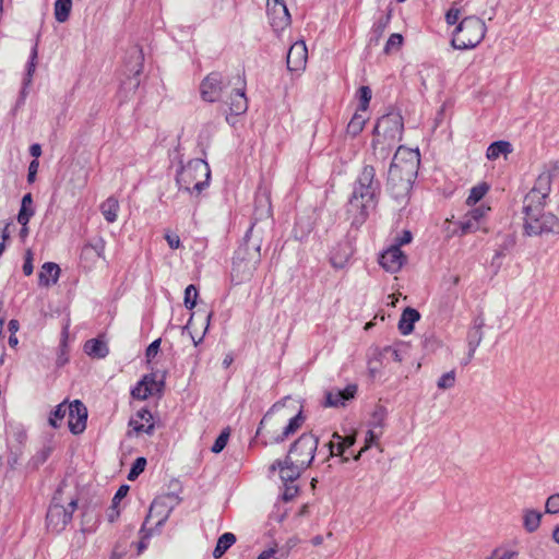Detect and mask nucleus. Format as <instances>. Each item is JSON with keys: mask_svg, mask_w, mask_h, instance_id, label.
Listing matches in <instances>:
<instances>
[{"mask_svg": "<svg viewBox=\"0 0 559 559\" xmlns=\"http://www.w3.org/2000/svg\"><path fill=\"white\" fill-rule=\"evenodd\" d=\"M119 209L120 204L115 195L107 198L99 206L105 221L109 224L117 221Z\"/></svg>", "mask_w": 559, "mask_h": 559, "instance_id": "bb28decb", "label": "nucleus"}, {"mask_svg": "<svg viewBox=\"0 0 559 559\" xmlns=\"http://www.w3.org/2000/svg\"><path fill=\"white\" fill-rule=\"evenodd\" d=\"M366 121L367 118L357 110L347 124V134H349L353 138L357 136L364 130Z\"/></svg>", "mask_w": 559, "mask_h": 559, "instance_id": "e433bc0d", "label": "nucleus"}, {"mask_svg": "<svg viewBox=\"0 0 559 559\" xmlns=\"http://www.w3.org/2000/svg\"><path fill=\"white\" fill-rule=\"evenodd\" d=\"M146 466V459L145 457H138L133 464L132 467L128 474L129 480H134L139 477V475L144 471Z\"/></svg>", "mask_w": 559, "mask_h": 559, "instance_id": "09e8293b", "label": "nucleus"}, {"mask_svg": "<svg viewBox=\"0 0 559 559\" xmlns=\"http://www.w3.org/2000/svg\"><path fill=\"white\" fill-rule=\"evenodd\" d=\"M236 542V536L233 533H224L217 540L216 547L213 550V557L219 559Z\"/></svg>", "mask_w": 559, "mask_h": 559, "instance_id": "473e14b6", "label": "nucleus"}, {"mask_svg": "<svg viewBox=\"0 0 559 559\" xmlns=\"http://www.w3.org/2000/svg\"><path fill=\"white\" fill-rule=\"evenodd\" d=\"M7 435L9 440H14L19 444H23L27 439L26 431L22 426L10 425Z\"/></svg>", "mask_w": 559, "mask_h": 559, "instance_id": "37998d69", "label": "nucleus"}, {"mask_svg": "<svg viewBox=\"0 0 559 559\" xmlns=\"http://www.w3.org/2000/svg\"><path fill=\"white\" fill-rule=\"evenodd\" d=\"M513 147L512 144L509 141H496L491 143L486 152V157L489 160H496L500 156H503L504 158L508 157L510 153H512Z\"/></svg>", "mask_w": 559, "mask_h": 559, "instance_id": "cd10ccee", "label": "nucleus"}, {"mask_svg": "<svg viewBox=\"0 0 559 559\" xmlns=\"http://www.w3.org/2000/svg\"><path fill=\"white\" fill-rule=\"evenodd\" d=\"M357 97L359 100L358 111H366L369 107V103L372 97V91L369 86H360L357 91Z\"/></svg>", "mask_w": 559, "mask_h": 559, "instance_id": "a19ab883", "label": "nucleus"}, {"mask_svg": "<svg viewBox=\"0 0 559 559\" xmlns=\"http://www.w3.org/2000/svg\"><path fill=\"white\" fill-rule=\"evenodd\" d=\"M229 436H230L229 428L224 429L219 433V436L216 438L214 444L212 445V448H211L212 452L221 453L225 449V447L228 442Z\"/></svg>", "mask_w": 559, "mask_h": 559, "instance_id": "a18cd8bd", "label": "nucleus"}, {"mask_svg": "<svg viewBox=\"0 0 559 559\" xmlns=\"http://www.w3.org/2000/svg\"><path fill=\"white\" fill-rule=\"evenodd\" d=\"M236 83H234L230 92L228 91V98L225 102L229 105L230 112L233 115H242L248 109V100L245 94V82L240 76L235 78Z\"/></svg>", "mask_w": 559, "mask_h": 559, "instance_id": "ddd939ff", "label": "nucleus"}, {"mask_svg": "<svg viewBox=\"0 0 559 559\" xmlns=\"http://www.w3.org/2000/svg\"><path fill=\"white\" fill-rule=\"evenodd\" d=\"M198 289L194 285H189L185 290V306L187 309H193L197 305Z\"/></svg>", "mask_w": 559, "mask_h": 559, "instance_id": "de8ad7c7", "label": "nucleus"}, {"mask_svg": "<svg viewBox=\"0 0 559 559\" xmlns=\"http://www.w3.org/2000/svg\"><path fill=\"white\" fill-rule=\"evenodd\" d=\"M354 253V249L348 241L338 242L331 251L330 262L335 269H343Z\"/></svg>", "mask_w": 559, "mask_h": 559, "instance_id": "4be33fe9", "label": "nucleus"}, {"mask_svg": "<svg viewBox=\"0 0 559 559\" xmlns=\"http://www.w3.org/2000/svg\"><path fill=\"white\" fill-rule=\"evenodd\" d=\"M357 393L356 384H348L345 389H331L325 393L326 407H340L345 406L346 402L353 400Z\"/></svg>", "mask_w": 559, "mask_h": 559, "instance_id": "f3484780", "label": "nucleus"}, {"mask_svg": "<svg viewBox=\"0 0 559 559\" xmlns=\"http://www.w3.org/2000/svg\"><path fill=\"white\" fill-rule=\"evenodd\" d=\"M378 438L379 435L376 433L372 429L368 430L365 439V447H362L358 454L354 456V460L358 461L359 457L361 456V453L369 449L370 445L378 440Z\"/></svg>", "mask_w": 559, "mask_h": 559, "instance_id": "864d4df0", "label": "nucleus"}, {"mask_svg": "<svg viewBox=\"0 0 559 559\" xmlns=\"http://www.w3.org/2000/svg\"><path fill=\"white\" fill-rule=\"evenodd\" d=\"M403 130L402 117L397 114H388L378 120L373 129V136H381L384 142L389 141L390 144H396L402 140Z\"/></svg>", "mask_w": 559, "mask_h": 559, "instance_id": "9d476101", "label": "nucleus"}, {"mask_svg": "<svg viewBox=\"0 0 559 559\" xmlns=\"http://www.w3.org/2000/svg\"><path fill=\"white\" fill-rule=\"evenodd\" d=\"M105 245L106 242L102 237L95 239L93 242L86 243L82 249V257H88L94 253L95 257L103 258Z\"/></svg>", "mask_w": 559, "mask_h": 559, "instance_id": "58836bf2", "label": "nucleus"}, {"mask_svg": "<svg viewBox=\"0 0 559 559\" xmlns=\"http://www.w3.org/2000/svg\"><path fill=\"white\" fill-rule=\"evenodd\" d=\"M285 489L283 492V500L290 501L293 500L297 493H298V487L293 483H285L284 484Z\"/></svg>", "mask_w": 559, "mask_h": 559, "instance_id": "4d7b16f0", "label": "nucleus"}, {"mask_svg": "<svg viewBox=\"0 0 559 559\" xmlns=\"http://www.w3.org/2000/svg\"><path fill=\"white\" fill-rule=\"evenodd\" d=\"M159 346H160V338L155 340L147 346V348L145 350V357H146L147 361H151L158 354Z\"/></svg>", "mask_w": 559, "mask_h": 559, "instance_id": "bf43d9fd", "label": "nucleus"}, {"mask_svg": "<svg viewBox=\"0 0 559 559\" xmlns=\"http://www.w3.org/2000/svg\"><path fill=\"white\" fill-rule=\"evenodd\" d=\"M544 206L545 204L524 203V236L542 237L549 234L559 235V218L551 212H545Z\"/></svg>", "mask_w": 559, "mask_h": 559, "instance_id": "20e7f679", "label": "nucleus"}, {"mask_svg": "<svg viewBox=\"0 0 559 559\" xmlns=\"http://www.w3.org/2000/svg\"><path fill=\"white\" fill-rule=\"evenodd\" d=\"M22 269H23V273L26 276H29L33 273V271H34L33 254H32L31 250H27V252L25 254V260H24Z\"/></svg>", "mask_w": 559, "mask_h": 559, "instance_id": "680f3d73", "label": "nucleus"}, {"mask_svg": "<svg viewBox=\"0 0 559 559\" xmlns=\"http://www.w3.org/2000/svg\"><path fill=\"white\" fill-rule=\"evenodd\" d=\"M154 385H156L154 376H144L143 379L132 389L131 395L136 400H146L152 394Z\"/></svg>", "mask_w": 559, "mask_h": 559, "instance_id": "393cba45", "label": "nucleus"}, {"mask_svg": "<svg viewBox=\"0 0 559 559\" xmlns=\"http://www.w3.org/2000/svg\"><path fill=\"white\" fill-rule=\"evenodd\" d=\"M372 418H373L374 426H378L381 428L383 426V420H384V409L382 407L377 409L373 413Z\"/></svg>", "mask_w": 559, "mask_h": 559, "instance_id": "338daca9", "label": "nucleus"}, {"mask_svg": "<svg viewBox=\"0 0 559 559\" xmlns=\"http://www.w3.org/2000/svg\"><path fill=\"white\" fill-rule=\"evenodd\" d=\"M489 186L486 182H481L475 187H473L469 191V195L466 199L467 205H475L479 202L485 194L488 192Z\"/></svg>", "mask_w": 559, "mask_h": 559, "instance_id": "ea45409f", "label": "nucleus"}, {"mask_svg": "<svg viewBox=\"0 0 559 559\" xmlns=\"http://www.w3.org/2000/svg\"><path fill=\"white\" fill-rule=\"evenodd\" d=\"M35 210L33 207V198L31 193H26L22 198L21 209L17 214V222L21 225H27L29 219L34 216Z\"/></svg>", "mask_w": 559, "mask_h": 559, "instance_id": "7c9ffc66", "label": "nucleus"}, {"mask_svg": "<svg viewBox=\"0 0 559 559\" xmlns=\"http://www.w3.org/2000/svg\"><path fill=\"white\" fill-rule=\"evenodd\" d=\"M420 164L418 150L399 146L388 171V189L394 198L408 194L417 177Z\"/></svg>", "mask_w": 559, "mask_h": 559, "instance_id": "f03ea898", "label": "nucleus"}, {"mask_svg": "<svg viewBox=\"0 0 559 559\" xmlns=\"http://www.w3.org/2000/svg\"><path fill=\"white\" fill-rule=\"evenodd\" d=\"M67 414H69L68 405L66 403L59 404L52 412L49 424L55 428L59 427L58 421L63 419Z\"/></svg>", "mask_w": 559, "mask_h": 559, "instance_id": "c03bdc74", "label": "nucleus"}, {"mask_svg": "<svg viewBox=\"0 0 559 559\" xmlns=\"http://www.w3.org/2000/svg\"><path fill=\"white\" fill-rule=\"evenodd\" d=\"M58 495H60V490L52 498L46 515L47 527L57 533L63 531L68 523L71 522L73 512L78 507L76 499H71L67 507L62 506Z\"/></svg>", "mask_w": 559, "mask_h": 559, "instance_id": "0eeeda50", "label": "nucleus"}, {"mask_svg": "<svg viewBox=\"0 0 559 559\" xmlns=\"http://www.w3.org/2000/svg\"><path fill=\"white\" fill-rule=\"evenodd\" d=\"M381 183L376 178V169L371 165L362 167L358 174L352 197L348 201L347 213L352 216V226L360 227L378 204Z\"/></svg>", "mask_w": 559, "mask_h": 559, "instance_id": "f257e3e1", "label": "nucleus"}, {"mask_svg": "<svg viewBox=\"0 0 559 559\" xmlns=\"http://www.w3.org/2000/svg\"><path fill=\"white\" fill-rule=\"evenodd\" d=\"M395 144H390L389 141L384 142L381 136H373L372 148L373 154L379 159H386Z\"/></svg>", "mask_w": 559, "mask_h": 559, "instance_id": "72a5a7b5", "label": "nucleus"}, {"mask_svg": "<svg viewBox=\"0 0 559 559\" xmlns=\"http://www.w3.org/2000/svg\"><path fill=\"white\" fill-rule=\"evenodd\" d=\"M211 171L209 164L203 159L195 158L182 166L177 173L176 182L179 189L188 192H197L198 194L209 186Z\"/></svg>", "mask_w": 559, "mask_h": 559, "instance_id": "39448f33", "label": "nucleus"}, {"mask_svg": "<svg viewBox=\"0 0 559 559\" xmlns=\"http://www.w3.org/2000/svg\"><path fill=\"white\" fill-rule=\"evenodd\" d=\"M460 228L461 234L466 235L481 229V224L477 221H474V218L469 217V215L466 213L464 218L460 222Z\"/></svg>", "mask_w": 559, "mask_h": 559, "instance_id": "79ce46f5", "label": "nucleus"}, {"mask_svg": "<svg viewBox=\"0 0 559 559\" xmlns=\"http://www.w3.org/2000/svg\"><path fill=\"white\" fill-rule=\"evenodd\" d=\"M129 425L133 428L134 431L136 432H145L150 436H152L154 433V429H155V426H154V423H151L148 425L142 423L138 417L136 418H132L129 423Z\"/></svg>", "mask_w": 559, "mask_h": 559, "instance_id": "49530a36", "label": "nucleus"}, {"mask_svg": "<svg viewBox=\"0 0 559 559\" xmlns=\"http://www.w3.org/2000/svg\"><path fill=\"white\" fill-rule=\"evenodd\" d=\"M407 257L399 248V246H391L385 250L379 259L380 265L391 273H396L406 263Z\"/></svg>", "mask_w": 559, "mask_h": 559, "instance_id": "2eb2a0df", "label": "nucleus"}, {"mask_svg": "<svg viewBox=\"0 0 559 559\" xmlns=\"http://www.w3.org/2000/svg\"><path fill=\"white\" fill-rule=\"evenodd\" d=\"M461 16V9L453 3V5L445 13V21L449 25L455 24Z\"/></svg>", "mask_w": 559, "mask_h": 559, "instance_id": "5fc2aeb1", "label": "nucleus"}, {"mask_svg": "<svg viewBox=\"0 0 559 559\" xmlns=\"http://www.w3.org/2000/svg\"><path fill=\"white\" fill-rule=\"evenodd\" d=\"M136 417L146 425L153 423V415L145 408L138 411Z\"/></svg>", "mask_w": 559, "mask_h": 559, "instance_id": "0e129e2a", "label": "nucleus"}, {"mask_svg": "<svg viewBox=\"0 0 559 559\" xmlns=\"http://www.w3.org/2000/svg\"><path fill=\"white\" fill-rule=\"evenodd\" d=\"M489 211V206L480 204L479 206L468 211L467 214L469 215V217L474 218V221H477L481 224L483 219L488 215Z\"/></svg>", "mask_w": 559, "mask_h": 559, "instance_id": "603ef678", "label": "nucleus"}, {"mask_svg": "<svg viewBox=\"0 0 559 559\" xmlns=\"http://www.w3.org/2000/svg\"><path fill=\"white\" fill-rule=\"evenodd\" d=\"M260 250L259 242H252L246 238L245 242L235 251L230 276L236 285L249 282L253 277L261 262Z\"/></svg>", "mask_w": 559, "mask_h": 559, "instance_id": "7ed1b4c3", "label": "nucleus"}, {"mask_svg": "<svg viewBox=\"0 0 559 559\" xmlns=\"http://www.w3.org/2000/svg\"><path fill=\"white\" fill-rule=\"evenodd\" d=\"M483 319H476L467 332V345L472 347H478L483 341Z\"/></svg>", "mask_w": 559, "mask_h": 559, "instance_id": "f704fd0d", "label": "nucleus"}, {"mask_svg": "<svg viewBox=\"0 0 559 559\" xmlns=\"http://www.w3.org/2000/svg\"><path fill=\"white\" fill-rule=\"evenodd\" d=\"M84 352L91 357L100 359L108 355L109 349L104 341L99 338H92L85 342Z\"/></svg>", "mask_w": 559, "mask_h": 559, "instance_id": "c756f323", "label": "nucleus"}, {"mask_svg": "<svg viewBox=\"0 0 559 559\" xmlns=\"http://www.w3.org/2000/svg\"><path fill=\"white\" fill-rule=\"evenodd\" d=\"M278 552V550L276 548H270L267 550H264L263 552H261L258 557V559H271L273 557H275V555Z\"/></svg>", "mask_w": 559, "mask_h": 559, "instance_id": "774afa93", "label": "nucleus"}, {"mask_svg": "<svg viewBox=\"0 0 559 559\" xmlns=\"http://www.w3.org/2000/svg\"><path fill=\"white\" fill-rule=\"evenodd\" d=\"M72 9L71 0H56L55 2V17L58 22L63 23L68 21Z\"/></svg>", "mask_w": 559, "mask_h": 559, "instance_id": "4c0bfd02", "label": "nucleus"}, {"mask_svg": "<svg viewBox=\"0 0 559 559\" xmlns=\"http://www.w3.org/2000/svg\"><path fill=\"white\" fill-rule=\"evenodd\" d=\"M516 552L510 549H496L490 559H514Z\"/></svg>", "mask_w": 559, "mask_h": 559, "instance_id": "13d9d810", "label": "nucleus"}, {"mask_svg": "<svg viewBox=\"0 0 559 559\" xmlns=\"http://www.w3.org/2000/svg\"><path fill=\"white\" fill-rule=\"evenodd\" d=\"M283 407V404L281 403H275L271 409L263 416L262 420L260 421V426L257 430V436H259L262 431V429L264 428V426L266 425L267 420L271 418V415L272 413L281 409Z\"/></svg>", "mask_w": 559, "mask_h": 559, "instance_id": "052dcab7", "label": "nucleus"}, {"mask_svg": "<svg viewBox=\"0 0 559 559\" xmlns=\"http://www.w3.org/2000/svg\"><path fill=\"white\" fill-rule=\"evenodd\" d=\"M165 239L171 249H178L180 247V238L176 234H166Z\"/></svg>", "mask_w": 559, "mask_h": 559, "instance_id": "69168bd1", "label": "nucleus"}, {"mask_svg": "<svg viewBox=\"0 0 559 559\" xmlns=\"http://www.w3.org/2000/svg\"><path fill=\"white\" fill-rule=\"evenodd\" d=\"M276 467L280 468V477L282 481L285 483H295L302 471L308 468L307 466H299L298 462H295L293 460H288L286 457L285 462L276 461L271 468L275 469Z\"/></svg>", "mask_w": 559, "mask_h": 559, "instance_id": "6ab92c4d", "label": "nucleus"}, {"mask_svg": "<svg viewBox=\"0 0 559 559\" xmlns=\"http://www.w3.org/2000/svg\"><path fill=\"white\" fill-rule=\"evenodd\" d=\"M486 31V24L481 19L475 15L466 16L453 32L452 46L460 50L473 49L481 43Z\"/></svg>", "mask_w": 559, "mask_h": 559, "instance_id": "423d86ee", "label": "nucleus"}, {"mask_svg": "<svg viewBox=\"0 0 559 559\" xmlns=\"http://www.w3.org/2000/svg\"><path fill=\"white\" fill-rule=\"evenodd\" d=\"M129 486L127 485L120 486L116 491L111 500V506L107 510V519L110 523H114L120 516L119 503L127 496Z\"/></svg>", "mask_w": 559, "mask_h": 559, "instance_id": "c85d7f7f", "label": "nucleus"}, {"mask_svg": "<svg viewBox=\"0 0 559 559\" xmlns=\"http://www.w3.org/2000/svg\"><path fill=\"white\" fill-rule=\"evenodd\" d=\"M36 60H37V45H35L33 47V49H32V52H31V56H29V60H28L27 66H26V72H25V75L23 78V83H22V88H21V92H20V96H19V99H17L16 105H15V109L21 107L25 103V98H26V96L28 94V87L32 84L33 75H34V72L36 70Z\"/></svg>", "mask_w": 559, "mask_h": 559, "instance_id": "aec40b11", "label": "nucleus"}, {"mask_svg": "<svg viewBox=\"0 0 559 559\" xmlns=\"http://www.w3.org/2000/svg\"><path fill=\"white\" fill-rule=\"evenodd\" d=\"M333 438L341 441H338L336 445L332 441L329 442L328 445L330 448L331 455H343L345 451L355 443V436L342 438L337 432H334Z\"/></svg>", "mask_w": 559, "mask_h": 559, "instance_id": "2f4dec72", "label": "nucleus"}, {"mask_svg": "<svg viewBox=\"0 0 559 559\" xmlns=\"http://www.w3.org/2000/svg\"><path fill=\"white\" fill-rule=\"evenodd\" d=\"M516 241L518 236L515 231L499 233L497 235V249L492 261L495 262L510 254L514 250Z\"/></svg>", "mask_w": 559, "mask_h": 559, "instance_id": "412c9836", "label": "nucleus"}, {"mask_svg": "<svg viewBox=\"0 0 559 559\" xmlns=\"http://www.w3.org/2000/svg\"><path fill=\"white\" fill-rule=\"evenodd\" d=\"M60 274V267L53 262H46L43 264L41 270L38 274V284L40 286H50L56 284Z\"/></svg>", "mask_w": 559, "mask_h": 559, "instance_id": "5701e85b", "label": "nucleus"}, {"mask_svg": "<svg viewBox=\"0 0 559 559\" xmlns=\"http://www.w3.org/2000/svg\"><path fill=\"white\" fill-rule=\"evenodd\" d=\"M454 384H455V371L454 370H451V371L442 374L437 383V385L440 390L451 389L454 386Z\"/></svg>", "mask_w": 559, "mask_h": 559, "instance_id": "3c124183", "label": "nucleus"}, {"mask_svg": "<svg viewBox=\"0 0 559 559\" xmlns=\"http://www.w3.org/2000/svg\"><path fill=\"white\" fill-rule=\"evenodd\" d=\"M420 319V313L411 307H407L399 321V330L403 335H408L414 330V324Z\"/></svg>", "mask_w": 559, "mask_h": 559, "instance_id": "b1692460", "label": "nucleus"}, {"mask_svg": "<svg viewBox=\"0 0 559 559\" xmlns=\"http://www.w3.org/2000/svg\"><path fill=\"white\" fill-rule=\"evenodd\" d=\"M546 512L547 513H558L559 512V493L551 495L546 501Z\"/></svg>", "mask_w": 559, "mask_h": 559, "instance_id": "6e6d98bb", "label": "nucleus"}, {"mask_svg": "<svg viewBox=\"0 0 559 559\" xmlns=\"http://www.w3.org/2000/svg\"><path fill=\"white\" fill-rule=\"evenodd\" d=\"M304 421L305 417L302 415V412L299 411L297 415L289 419L288 424L284 427L283 431L280 435L273 437V441L277 443L283 442L290 436L295 435L298 431V429L301 428Z\"/></svg>", "mask_w": 559, "mask_h": 559, "instance_id": "a878e982", "label": "nucleus"}, {"mask_svg": "<svg viewBox=\"0 0 559 559\" xmlns=\"http://www.w3.org/2000/svg\"><path fill=\"white\" fill-rule=\"evenodd\" d=\"M319 439L313 433H302L290 447L288 460L299 463V466L309 467L314 459Z\"/></svg>", "mask_w": 559, "mask_h": 559, "instance_id": "1a4fd4ad", "label": "nucleus"}, {"mask_svg": "<svg viewBox=\"0 0 559 559\" xmlns=\"http://www.w3.org/2000/svg\"><path fill=\"white\" fill-rule=\"evenodd\" d=\"M308 58V50L305 41H296L287 52V69L289 71H300L305 69Z\"/></svg>", "mask_w": 559, "mask_h": 559, "instance_id": "a211bd4d", "label": "nucleus"}, {"mask_svg": "<svg viewBox=\"0 0 559 559\" xmlns=\"http://www.w3.org/2000/svg\"><path fill=\"white\" fill-rule=\"evenodd\" d=\"M233 84V79L219 72H211L200 84L201 97L210 103L222 100L227 96Z\"/></svg>", "mask_w": 559, "mask_h": 559, "instance_id": "6e6552de", "label": "nucleus"}, {"mask_svg": "<svg viewBox=\"0 0 559 559\" xmlns=\"http://www.w3.org/2000/svg\"><path fill=\"white\" fill-rule=\"evenodd\" d=\"M557 176V166L552 169H545L535 180L533 188L524 198V203L546 204V200L551 191L554 178Z\"/></svg>", "mask_w": 559, "mask_h": 559, "instance_id": "9b49d317", "label": "nucleus"}, {"mask_svg": "<svg viewBox=\"0 0 559 559\" xmlns=\"http://www.w3.org/2000/svg\"><path fill=\"white\" fill-rule=\"evenodd\" d=\"M403 44V36L401 34L394 33L392 34L384 47L385 53H391L392 51L399 50Z\"/></svg>", "mask_w": 559, "mask_h": 559, "instance_id": "8fccbe9b", "label": "nucleus"}, {"mask_svg": "<svg viewBox=\"0 0 559 559\" xmlns=\"http://www.w3.org/2000/svg\"><path fill=\"white\" fill-rule=\"evenodd\" d=\"M143 61L144 56L142 49L136 46L132 47L129 51V60L126 63L128 79L123 82V85L128 86L130 90H136L140 85L139 76L143 70Z\"/></svg>", "mask_w": 559, "mask_h": 559, "instance_id": "f8f14e48", "label": "nucleus"}, {"mask_svg": "<svg viewBox=\"0 0 559 559\" xmlns=\"http://www.w3.org/2000/svg\"><path fill=\"white\" fill-rule=\"evenodd\" d=\"M69 408V428L74 435L83 432L86 428L87 408L79 400L73 401L68 405Z\"/></svg>", "mask_w": 559, "mask_h": 559, "instance_id": "4468645a", "label": "nucleus"}, {"mask_svg": "<svg viewBox=\"0 0 559 559\" xmlns=\"http://www.w3.org/2000/svg\"><path fill=\"white\" fill-rule=\"evenodd\" d=\"M38 167H39V163L37 159H33L31 163H29V166H28V174H27V181L29 183L34 182L35 180V177H36V174L38 171Z\"/></svg>", "mask_w": 559, "mask_h": 559, "instance_id": "e2e57ef3", "label": "nucleus"}, {"mask_svg": "<svg viewBox=\"0 0 559 559\" xmlns=\"http://www.w3.org/2000/svg\"><path fill=\"white\" fill-rule=\"evenodd\" d=\"M266 13L275 31H283L292 23V17L285 2L266 5Z\"/></svg>", "mask_w": 559, "mask_h": 559, "instance_id": "dca6fc26", "label": "nucleus"}, {"mask_svg": "<svg viewBox=\"0 0 559 559\" xmlns=\"http://www.w3.org/2000/svg\"><path fill=\"white\" fill-rule=\"evenodd\" d=\"M540 520V512L536 510H525L523 514V526L527 532L533 533L539 527Z\"/></svg>", "mask_w": 559, "mask_h": 559, "instance_id": "c9c22d12", "label": "nucleus"}]
</instances>
